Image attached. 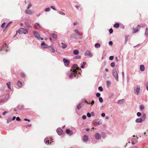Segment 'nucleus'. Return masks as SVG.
Masks as SVG:
<instances>
[{
  "mask_svg": "<svg viewBox=\"0 0 148 148\" xmlns=\"http://www.w3.org/2000/svg\"><path fill=\"white\" fill-rule=\"evenodd\" d=\"M113 58H114V56H111L110 57L109 59L110 60H113Z\"/></svg>",
  "mask_w": 148,
  "mask_h": 148,
  "instance_id": "nucleus-54",
  "label": "nucleus"
},
{
  "mask_svg": "<svg viewBox=\"0 0 148 148\" xmlns=\"http://www.w3.org/2000/svg\"><path fill=\"white\" fill-rule=\"evenodd\" d=\"M50 36L54 39H56L57 38V35L55 33L51 34Z\"/></svg>",
  "mask_w": 148,
  "mask_h": 148,
  "instance_id": "nucleus-17",
  "label": "nucleus"
},
{
  "mask_svg": "<svg viewBox=\"0 0 148 148\" xmlns=\"http://www.w3.org/2000/svg\"><path fill=\"white\" fill-rule=\"evenodd\" d=\"M100 95H101V94L100 93H96V96L97 97H99L100 96Z\"/></svg>",
  "mask_w": 148,
  "mask_h": 148,
  "instance_id": "nucleus-50",
  "label": "nucleus"
},
{
  "mask_svg": "<svg viewBox=\"0 0 148 148\" xmlns=\"http://www.w3.org/2000/svg\"><path fill=\"white\" fill-rule=\"evenodd\" d=\"M11 84V82H9L8 83H7V84H6L8 88L10 89H11V87H10Z\"/></svg>",
  "mask_w": 148,
  "mask_h": 148,
  "instance_id": "nucleus-33",
  "label": "nucleus"
},
{
  "mask_svg": "<svg viewBox=\"0 0 148 148\" xmlns=\"http://www.w3.org/2000/svg\"><path fill=\"white\" fill-rule=\"evenodd\" d=\"M87 115L88 117H90L91 116V114L90 113H88L87 114Z\"/></svg>",
  "mask_w": 148,
  "mask_h": 148,
  "instance_id": "nucleus-52",
  "label": "nucleus"
},
{
  "mask_svg": "<svg viewBox=\"0 0 148 148\" xmlns=\"http://www.w3.org/2000/svg\"><path fill=\"white\" fill-rule=\"evenodd\" d=\"M140 108L141 110H143L144 108V106L143 105H140Z\"/></svg>",
  "mask_w": 148,
  "mask_h": 148,
  "instance_id": "nucleus-39",
  "label": "nucleus"
},
{
  "mask_svg": "<svg viewBox=\"0 0 148 148\" xmlns=\"http://www.w3.org/2000/svg\"><path fill=\"white\" fill-rule=\"evenodd\" d=\"M109 32L110 34L112 33L113 32V30L112 28H110L109 30Z\"/></svg>",
  "mask_w": 148,
  "mask_h": 148,
  "instance_id": "nucleus-49",
  "label": "nucleus"
},
{
  "mask_svg": "<svg viewBox=\"0 0 148 148\" xmlns=\"http://www.w3.org/2000/svg\"><path fill=\"white\" fill-rule=\"evenodd\" d=\"M12 120L11 119V118L10 117V118H9L8 119H7V123H9L11 121H12Z\"/></svg>",
  "mask_w": 148,
  "mask_h": 148,
  "instance_id": "nucleus-37",
  "label": "nucleus"
},
{
  "mask_svg": "<svg viewBox=\"0 0 148 148\" xmlns=\"http://www.w3.org/2000/svg\"><path fill=\"white\" fill-rule=\"evenodd\" d=\"M84 55L90 57H92V54L89 50H87L85 52Z\"/></svg>",
  "mask_w": 148,
  "mask_h": 148,
  "instance_id": "nucleus-7",
  "label": "nucleus"
},
{
  "mask_svg": "<svg viewBox=\"0 0 148 148\" xmlns=\"http://www.w3.org/2000/svg\"><path fill=\"white\" fill-rule=\"evenodd\" d=\"M113 44V42L112 41H110L109 42V44L110 45H112Z\"/></svg>",
  "mask_w": 148,
  "mask_h": 148,
  "instance_id": "nucleus-59",
  "label": "nucleus"
},
{
  "mask_svg": "<svg viewBox=\"0 0 148 148\" xmlns=\"http://www.w3.org/2000/svg\"><path fill=\"white\" fill-rule=\"evenodd\" d=\"M98 89L101 91H102L103 90V89L101 86H99L98 88Z\"/></svg>",
  "mask_w": 148,
  "mask_h": 148,
  "instance_id": "nucleus-46",
  "label": "nucleus"
},
{
  "mask_svg": "<svg viewBox=\"0 0 148 148\" xmlns=\"http://www.w3.org/2000/svg\"><path fill=\"white\" fill-rule=\"evenodd\" d=\"M124 101V99L120 100L118 101V103L119 104H122L123 103Z\"/></svg>",
  "mask_w": 148,
  "mask_h": 148,
  "instance_id": "nucleus-29",
  "label": "nucleus"
},
{
  "mask_svg": "<svg viewBox=\"0 0 148 148\" xmlns=\"http://www.w3.org/2000/svg\"><path fill=\"white\" fill-rule=\"evenodd\" d=\"M95 137L97 140L100 139L101 138V136L100 134L98 133H96L95 135Z\"/></svg>",
  "mask_w": 148,
  "mask_h": 148,
  "instance_id": "nucleus-9",
  "label": "nucleus"
},
{
  "mask_svg": "<svg viewBox=\"0 0 148 148\" xmlns=\"http://www.w3.org/2000/svg\"><path fill=\"white\" fill-rule=\"evenodd\" d=\"M81 56H80L79 55H77L76 56H75L74 57L73 59H79L80 58Z\"/></svg>",
  "mask_w": 148,
  "mask_h": 148,
  "instance_id": "nucleus-35",
  "label": "nucleus"
},
{
  "mask_svg": "<svg viewBox=\"0 0 148 148\" xmlns=\"http://www.w3.org/2000/svg\"><path fill=\"white\" fill-rule=\"evenodd\" d=\"M145 26V24H141V25L140 26L141 27H144Z\"/></svg>",
  "mask_w": 148,
  "mask_h": 148,
  "instance_id": "nucleus-64",
  "label": "nucleus"
},
{
  "mask_svg": "<svg viewBox=\"0 0 148 148\" xmlns=\"http://www.w3.org/2000/svg\"><path fill=\"white\" fill-rule=\"evenodd\" d=\"M31 7V4L29 2L28 4V7L27 8L28 9H29Z\"/></svg>",
  "mask_w": 148,
  "mask_h": 148,
  "instance_id": "nucleus-43",
  "label": "nucleus"
},
{
  "mask_svg": "<svg viewBox=\"0 0 148 148\" xmlns=\"http://www.w3.org/2000/svg\"><path fill=\"white\" fill-rule=\"evenodd\" d=\"M57 132L58 134L59 135H61L63 133L62 130L61 128H58L57 129Z\"/></svg>",
  "mask_w": 148,
  "mask_h": 148,
  "instance_id": "nucleus-12",
  "label": "nucleus"
},
{
  "mask_svg": "<svg viewBox=\"0 0 148 148\" xmlns=\"http://www.w3.org/2000/svg\"><path fill=\"white\" fill-rule=\"evenodd\" d=\"M132 145H134L137 142V140L136 138H134L132 139Z\"/></svg>",
  "mask_w": 148,
  "mask_h": 148,
  "instance_id": "nucleus-13",
  "label": "nucleus"
},
{
  "mask_svg": "<svg viewBox=\"0 0 148 148\" xmlns=\"http://www.w3.org/2000/svg\"><path fill=\"white\" fill-rule=\"evenodd\" d=\"M74 32L75 33V35L77 37V39L82 38H83V34L82 33H80L77 29H75L74 30Z\"/></svg>",
  "mask_w": 148,
  "mask_h": 148,
  "instance_id": "nucleus-2",
  "label": "nucleus"
},
{
  "mask_svg": "<svg viewBox=\"0 0 148 148\" xmlns=\"http://www.w3.org/2000/svg\"><path fill=\"white\" fill-rule=\"evenodd\" d=\"M34 26L35 27L36 29H39L40 27L39 24L37 23H36L35 24Z\"/></svg>",
  "mask_w": 148,
  "mask_h": 148,
  "instance_id": "nucleus-24",
  "label": "nucleus"
},
{
  "mask_svg": "<svg viewBox=\"0 0 148 148\" xmlns=\"http://www.w3.org/2000/svg\"><path fill=\"white\" fill-rule=\"evenodd\" d=\"M115 63L114 62H112L110 64V66L111 67H113L114 66Z\"/></svg>",
  "mask_w": 148,
  "mask_h": 148,
  "instance_id": "nucleus-40",
  "label": "nucleus"
},
{
  "mask_svg": "<svg viewBox=\"0 0 148 148\" xmlns=\"http://www.w3.org/2000/svg\"><path fill=\"white\" fill-rule=\"evenodd\" d=\"M79 53V51L78 50L75 49L73 51V53L75 55H77Z\"/></svg>",
  "mask_w": 148,
  "mask_h": 148,
  "instance_id": "nucleus-26",
  "label": "nucleus"
},
{
  "mask_svg": "<svg viewBox=\"0 0 148 148\" xmlns=\"http://www.w3.org/2000/svg\"><path fill=\"white\" fill-rule=\"evenodd\" d=\"M63 61L64 62L65 65V66H67L68 65L70 62L67 59L65 58L63 59Z\"/></svg>",
  "mask_w": 148,
  "mask_h": 148,
  "instance_id": "nucleus-11",
  "label": "nucleus"
},
{
  "mask_svg": "<svg viewBox=\"0 0 148 148\" xmlns=\"http://www.w3.org/2000/svg\"><path fill=\"white\" fill-rule=\"evenodd\" d=\"M58 12L60 14L62 15H65V14L64 12H62L60 11Z\"/></svg>",
  "mask_w": 148,
  "mask_h": 148,
  "instance_id": "nucleus-47",
  "label": "nucleus"
},
{
  "mask_svg": "<svg viewBox=\"0 0 148 148\" xmlns=\"http://www.w3.org/2000/svg\"><path fill=\"white\" fill-rule=\"evenodd\" d=\"M70 36L71 38L77 39V37L76 36V35L75 34H71L70 35Z\"/></svg>",
  "mask_w": 148,
  "mask_h": 148,
  "instance_id": "nucleus-19",
  "label": "nucleus"
},
{
  "mask_svg": "<svg viewBox=\"0 0 148 148\" xmlns=\"http://www.w3.org/2000/svg\"><path fill=\"white\" fill-rule=\"evenodd\" d=\"M25 24L26 26L28 28H31L32 27V26L27 22H25Z\"/></svg>",
  "mask_w": 148,
  "mask_h": 148,
  "instance_id": "nucleus-23",
  "label": "nucleus"
},
{
  "mask_svg": "<svg viewBox=\"0 0 148 148\" xmlns=\"http://www.w3.org/2000/svg\"><path fill=\"white\" fill-rule=\"evenodd\" d=\"M105 116V114L104 113H102L101 114V116L102 117H104Z\"/></svg>",
  "mask_w": 148,
  "mask_h": 148,
  "instance_id": "nucleus-61",
  "label": "nucleus"
},
{
  "mask_svg": "<svg viewBox=\"0 0 148 148\" xmlns=\"http://www.w3.org/2000/svg\"><path fill=\"white\" fill-rule=\"evenodd\" d=\"M142 119L143 120V119L144 121L145 120V119L146 118V116H145V115L144 114L143 115H142Z\"/></svg>",
  "mask_w": 148,
  "mask_h": 148,
  "instance_id": "nucleus-48",
  "label": "nucleus"
},
{
  "mask_svg": "<svg viewBox=\"0 0 148 148\" xmlns=\"http://www.w3.org/2000/svg\"><path fill=\"white\" fill-rule=\"evenodd\" d=\"M143 121V119L142 118H138L136 119L135 121L137 123H141Z\"/></svg>",
  "mask_w": 148,
  "mask_h": 148,
  "instance_id": "nucleus-20",
  "label": "nucleus"
},
{
  "mask_svg": "<svg viewBox=\"0 0 148 148\" xmlns=\"http://www.w3.org/2000/svg\"><path fill=\"white\" fill-rule=\"evenodd\" d=\"M83 103V101H82L77 106V110H79L81 108V105L82 103Z\"/></svg>",
  "mask_w": 148,
  "mask_h": 148,
  "instance_id": "nucleus-21",
  "label": "nucleus"
},
{
  "mask_svg": "<svg viewBox=\"0 0 148 148\" xmlns=\"http://www.w3.org/2000/svg\"><path fill=\"white\" fill-rule=\"evenodd\" d=\"M12 23V21H10V22H9L6 25V26L5 28V29H7V27H8V26H9V25H10V23Z\"/></svg>",
  "mask_w": 148,
  "mask_h": 148,
  "instance_id": "nucleus-45",
  "label": "nucleus"
},
{
  "mask_svg": "<svg viewBox=\"0 0 148 148\" xmlns=\"http://www.w3.org/2000/svg\"><path fill=\"white\" fill-rule=\"evenodd\" d=\"M8 113V112L7 111H4V112L3 113V115H5V113Z\"/></svg>",
  "mask_w": 148,
  "mask_h": 148,
  "instance_id": "nucleus-63",
  "label": "nucleus"
},
{
  "mask_svg": "<svg viewBox=\"0 0 148 148\" xmlns=\"http://www.w3.org/2000/svg\"><path fill=\"white\" fill-rule=\"evenodd\" d=\"M137 115L138 116H140L141 115V114L140 112H138L137 113Z\"/></svg>",
  "mask_w": 148,
  "mask_h": 148,
  "instance_id": "nucleus-55",
  "label": "nucleus"
},
{
  "mask_svg": "<svg viewBox=\"0 0 148 148\" xmlns=\"http://www.w3.org/2000/svg\"><path fill=\"white\" fill-rule=\"evenodd\" d=\"M44 142L46 144H48L49 143V140L47 138H46L44 140Z\"/></svg>",
  "mask_w": 148,
  "mask_h": 148,
  "instance_id": "nucleus-31",
  "label": "nucleus"
},
{
  "mask_svg": "<svg viewBox=\"0 0 148 148\" xmlns=\"http://www.w3.org/2000/svg\"><path fill=\"white\" fill-rule=\"evenodd\" d=\"M112 75L117 81L119 80L118 73L115 70H113L112 72Z\"/></svg>",
  "mask_w": 148,
  "mask_h": 148,
  "instance_id": "nucleus-3",
  "label": "nucleus"
},
{
  "mask_svg": "<svg viewBox=\"0 0 148 148\" xmlns=\"http://www.w3.org/2000/svg\"><path fill=\"white\" fill-rule=\"evenodd\" d=\"M146 134H148V130H147L146 132H145L144 133V134L145 135Z\"/></svg>",
  "mask_w": 148,
  "mask_h": 148,
  "instance_id": "nucleus-58",
  "label": "nucleus"
},
{
  "mask_svg": "<svg viewBox=\"0 0 148 148\" xmlns=\"http://www.w3.org/2000/svg\"><path fill=\"white\" fill-rule=\"evenodd\" d=\"M128 40V38L127 37H126L125 38V43H126L127 42Z\"/></svg>",
  "mask_w": 148,
  "mask_h": 148,
  "instance_id": "nucleus-57",
  "label": "nucleus"
},
{
  "mask_svg": "<svg viewBox=\"0 0 148 148\" xmlns=\"http://www.w3.org/2000/svg\"><path fill=\"white\" fill-rule=\"evenodd\" d=\"M86 118V115H83L82 116V118L83 119H85Z\"/></svg>",
  "mask_w": 148,
  "mask_h": 148,
  "instance_id": "nucleus-53",
  "label": "nucleus"
},
{
  "mask_svg": "<svg viewBox=\"0 0 148 148\" xmlns=\"http://www.w3.org/2000/svg\"><path fill=\"white\" fill-rule=\"evenodd\" d=\"M16 120L17 121H20L21 120V119L19 117H17L16 118Z\"/></svg>",
  "mask_w": 148,
  "mask_h": 148,
  "instance_id": "nucleus-56",
  "label": "nucleus"
},
{
  "mask_svg": "<svg viewBox=\"0 0 148 148\" xmlns=\"http://www.w3.org/2000/svg\"><path fill=\"white\" fill-rule=\"evenodd\" d=\"M140 69L141 71L143 72L145 70V66L143 65H141L140 66Z\"/></svg>",
  "mask_w": 148,
  "mask_h": 148,
  "instance_id": "nucleus-22",
  "label": "nucleus"
},
{
  "mask_svg": "<svg viewBox=\"0 0 148 148\" xmlns=\"http://www.w3.org/2000/svg\"><path fill=\"white\" fill-rule=\"evenodd\" d=\"M17 85L19 87H21L22 86V83L20 81H18L17 83Z\"/></svg>",
  "mask_w": 148,
  "mask_h": 148,
  "instance_id": "nucleus-30",
  "label": "nucleus"
},
{
  "mask_svg": "<svg viewBox=\"0 0 148 148\" xmlns=\"http://www.w3.org/2000/svg\"><path fill=\"white\" fill-rule=\"evenodd\" d=\"M50 8H46L45 9V11L46 12H48L50 11Z\"/></svg>",
  "mask_w": 148,
  "mask_h": 148,
  "instance_id": "nucleus-44",
  "label": "nucleus"
},
{
  "mask_svg": "<svg viewBox=\"0 0 148 148\" xmlns=\"http://www.w3.org/2000/svg\"><path fill=\"white\" fill-rule=\"evenodd\" d=\"M140 86L138 85L136 86L134 90V93L136 95H138L140 92Z\"/></svg>",
  "mask_w": 148,
  "mask_h": 148,
  "instance_id": "nucleus-4",
  "label": "nucleus"
},
{
  "mask_svg": "<svg viewBox=\"0 0 148 148\" xmlns=\"http://www.w3.org/2000/svg\"><path fill=\"white\" fill-rule=\"evenodd\" d=\"M99 100L100 103H102L103 102V99L101 97H99Z\"/></svg>",
  "mask_w": 148,
  "mask_h": 148,
  "instance_id": "nucleus-41",
  "label": "nucleus"
},
{
  "mask_svg": "<svg viewBox=\"0 0 148 148\" xmlns=\"http://www.w3.org/2000/svg\"><path fill=\"white\" fill-rule=\"evenodd\" d=\"M61 44H62V49H65L67 47V45L66 44L62 43Z\"/></svg>",
  "mask_w": 148,
  "mask_h": 148,
  "instance_id": "nucleus-28",
  "label": "nucleus"
},
{
  "mask_svg": "<svg viewBox=\"0 0 148 148\" xmlns=\"http://www.w3.org/2000/svg\"><path fill=\"white\" fill-rule=\"evenodd\" d=\"M33 34L35 37L38 40H43V38L40 37V34L37 32L36 31H34Z\"/></svg>",
  "mask_w": 148,
  "mask_h": 148,
  "instance_id": "nucleus-5",
  "label": "nucleus"
},
{
  "mask_svg": "<svg viewBox=\"0 0 148 148\" xmlns=\"http://www.w3.org/2000/svg\"><path fill=\"white\" fill-rule=\"evenodd\" d=\"M79 68L77 65L75 64L73 65L72 67V69L71 70V73L69 75V77L71 78L73 76L76 77L75 75L77 73V70H78Z\"/></svg>",
  "mask_w": 148,
  "mask_h": 148,
  "instance_id": "nucleus-1",
  "label": "nucleus"
},
{
  "mask_svg": "<svg viewBox=\"0 0 148 148\" xmlns=\"http://www.w3.org/2000/svg\"><path fill=\"white\" fill-rule=\"evenodd\" d=\"M119 26V24L118 23H116L114 25V27L115 28H118Z\"/></svg>",
  "mask_w": 148,
  "mask_h": 148,
  "instance_id": "nucleus-34",
  "label": "nucleus"
},
{
  "mask_svg": "<svg viewBox=\"0 0 148 148\" xmlns=\"http://www.w3.org/2000/svg\"><path fill=\"white\" fill-rule=\"evenodd\" d=\"M20 76L22 78H24L25 77V75L23 73H21L20 74Z\"/></svg>",
  "mask_w": 148,
  "mask_h": 148,
  "instance_id": "nucleus-38",
  "label": "nucleus"
},
{
  "mask_svg": "<svg viewBox=\"0 0 148 148\" xmlns=\"http://www.w3.org/2000/svg\"><path fill=\"white\" fill-rule=\"evenodd\" d=\"M140 25H138L137 26L136 28L134 29L133 31V33H136L140 29Z\"/></svg>",
  "mask_w": 148,
  "mask_h": 148,
  "instance_id": "nucleus-10",
  "label": "nucleus"
},
{
  "mask_svg": "<svg viewBox=\"0 0 148 148\" xmlns=\"http://www.w3.org/2000/svg\"><path fill=\"white\" fill-rule=\"evenodd\" d=\"M49 47L51 48L50 49V51L53 53H55V49L54 48L53 46V45H51Z\"/></svg>",
  "mask_w": 148,
  "mask_h": 148,
  "instance_id": "nucleus-15",
  "label": "nucleus"
},
{
  "mask_svg": "<svg viewBox=\"0 0 148 148\" xmlns=\"http://www.w3.org/2000/svg\"><path fill=\"white\" fill-rule=\"evenodd\" d=\"M83 140L84 142H86L88 140V136L86 135H84L83 137Z\"/></svg>",
  "mask_w": 148,
  "mask_h": 148,
  "instance_id": "nucleus-16",
  "label": "nucleus"
},
{
  "mask_svg": "<svg viewBox=\"0 0 148 148\" xmlns=\"http://www.w3.org/2000/svg\"><path fill=\"white\" fill-rule=\"evenodd\" d=\"M66 132L67 134H69L70 136L72 135L73 134L72 132V131H70L69 129L66 130Z\"/></svg>",
  "mask_w": 148,
  "mask_h": 148,
  "instance_id": "nucleus-18",
  "label": "nucleus"
},
{
  "mask_svg": "<svg viewBox=\"0 0 148 148\" xmlns=\"http://www.w3.org/2000/svg\"><path fill=\"white\" fill-rule=\"evenodd\" d=\"M25 12L26 14L30 15L32 14H33V12L29 9L28 8L25 10Z\"/></svg>",
  "mask_w": 148,
  "mask_h": 148,
  "instance_id": "nucleus-8",
  "label": "nucleus"
},
{
  "mask_svg": "<svg viewBox=\"0 0 148 148\" xmlns=\"http://www.w3.org/2000/svg\"><path fill=\"white\" fill-rule=\"evenodd\" d=\"M148 35V29L146 28V29L145 31V35L146 36H147Z\"/></svg>",
  "mask_w": 148,
  "mask_h": 148,
  "instance_id": "nucleus-36",
  "label": "nucleus"
},
{
  "mask_svg": "<svg viewBox=\"0 0 148 148\" xmlns=\"http://www.w3.org/2000/svg\"><path fill=\"white\" fill-rule=\"evenodd\" d=\"M51 8L52 9H53L54 10H56V9H55L53 6H51Z\"/></svg>",
  "mask_w": 148,
  "mask_h": 148,
  "instance_id": "nucleus-60",
  "label": "nucleus"
},
{
  "mask_svg": "<svg viewBox=\"0 0 148 148\" xmlns=\"http://www.w3.org/2000/svg\"><path fill=\"white\" fill-rule=\"evenodd\" d=\"M48 45L45 43L43 42L41 44V47L42 48L45 49L47 47Z\"/></svg>",
  "mask_w": 148,
  "mask_h": 148,
  "instance_id": "nucleus-14",
  "label": "nucleus"
},
{
  "mask_svg": "<svg viewBox=\"0 0 148 148\" xmlns=\"http://www.w3.org/2000/svg\"><path fill=\"white\" fill-rule=\"evenodd\" d=\"M5 25V22H4V23H3L2 25H1V27L2 28H3L4 27Z\"/></svg>",
  "mask_w": 148,
  "mask_h": 148,
  "instance_id": "nucleus-51",
  "label": "nucleus"
},
{
  "mask_svg": "<svg viewBox=\"0 0 148 148\" xmlns=\"http://www.w3.org/2000/svg\"><path fill=\"white\" fill-rule=\"evenodd\" d=\"M96 124L98 125H100L102 123V122L101 120H97L95 121Z\"/></svg>",
  "mask_w": 148,
  "mask_h": 148,
  "instance_id": "nucleus-25",
  "label": "nucleus"
},
{
  "mask_svg": "<svg viewBox=\"0 0 148 148\" xmlns=\"http://www.w3.org/2000/svg\"><path fill=\"white\" fill-rule=\"evenodd\" d=\"M95 47L96 48H99L100 47V44L98 43H96L95 44Z\"/></svg>",
  "mask_w": 148,
  "mask_h": 148,
  "instance_id": "nucleus-32",
  "label": "nucleus"
},
{
  "mask_svg": "<svg viewBox=\"0 0 148 148\" xmlns=\"http://www.w3.org/2000/svg\"><path fill=\"white\" fill-rule=\"evenodd\" d=\"M18 32L19 34H26L27 33L28 31L27 29L23 28H21L19 30Z\"/></svg>",
  "mask_w": 148,
  "mask_h": 148,
  "instance_id": "nucleus-6",
  "label": "nucleus"
},
{
  "mask_svg": "<svg viewBox=\"0 0 148 148\" xmlns=\"http://www.w3.org/2000/svg\"><path fill=\"white\" fill-rule=\"evenodd\" d=\"M8 47L7 46V45H3V48H2V50H5V51L6 52L7 51H8V50H7V48H8Z\"/></svg>",
  "mask_w": 148,
  "mask_h": 148,
  "instance_id": "nucleus-27",
  "label": "nucleus"
},
{
  "mask_svg": "<svg viewBox=\"0 0 148 148\" xmlns=\"http://www.w3.org/2000/svg\"><path fill=\"white\" fill-rule=\"evenodd\" d=\"M94 101H92L91 102V104L92 105H93L94 103Z\"/></svg>",
  "mask_w": 148,
  "mask_h": 148,
  "instance_id": "nucleus-62",
  "label": "nucleus"
},
{
  "mask_svg": "<svg viewBox=\"0 0 148 148\" xmlns=\"http://www.w3.org/2000/svg\"><path fill=\"white\" fill-rule=\"evenodd\" d=\"M111 82L109 81H107V85L108 87L110 84Z\"/></svg>",
  "mask_w": 148,
  "mask_h": 148,
  "instance_id": "nucleus-42",
  "label": "nucleus"
}]
</instances>
